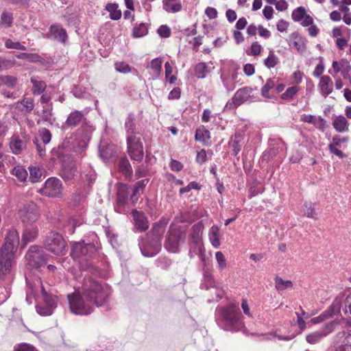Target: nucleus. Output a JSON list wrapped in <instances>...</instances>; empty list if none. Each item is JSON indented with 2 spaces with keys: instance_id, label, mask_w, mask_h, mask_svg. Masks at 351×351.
<instances>
[{
  "instance_id": "f257e3e1",
  "label": "nucleus",
  "mask_w": 351,
  "mask_h": 351,
  "mask_svg": "<svg viewBox=\"0 0 351 351\" xmlns=\"http://www.w3.org/2000/svg\"><path fill=\"white\" fill-rule=\"evenodd\" d=\"M80 291L68 295L71 311L77 315H88L93 311V305L101 306L104 304L110 292L107 287H103L98 281L85 278Z\"/></svg>"
},
{
  "instance_id": "f03ea898",
  "label": "nucleus",
  "mask_w": 351,
  "mask_h": 351,
  "mask_svg": "<svg viewBox=\"0 0 351 351\" xmlns=\"http://www.w3.org/2000/svg\"><path fill=\"white\" fill-rule=\"evenodd\" d=\"M221 325L223 329L232 332L243 328V316L235 304H230L221 308Z\"/></svg>"
},
{
  "instance_id": "7ed1b4c3",
  "label": "nucleus",
  "mask_w": 351,
  "mask_h": 351,
  "mask_svg": "<svg viewBox=\"0 0 351 351\" xmlns=\"http://www.w3.org/2000/svg\"><path fill=\"white\" fill-rule=\"evenodd\" d=\"M185 239L184 227L172 224L166 236L164 246L168 252L176 253L179 252L180 245L184 243Z\"/></svg>"
},
{
  "instance_id": "20e7f679",
  "label": "nucleus",
  "mask_w": 351,
  "mask_h": 351,
  "mask_svg": "<svg viewBox=\"0 0 351 351\" xmlns=\"http://www.w3.org/2000/svg\"><path fill=\"white\" fill-rule=\"evenodd\" d=\"M47 256L48 255L40 246L32 245L25 254L27 266L30 269H40L47 263Z\"/></svg>"
},
{
  "instance_id": "39448f33",
  "label": "nucleus",
  "mask_w": 351,
  "mask_h": 351,
  "mask_svg": "<svg viewBox=\"0 0 351 351\" xmlns=\"http://www.w3.org/2000/svg\"><path fill=\"white\" fill-rule=\"evenodd\" d=\"M44 245L47 250L56 255H64L66 252L65 241L56 232H50L47 235Z\"/></svg>"
},
{
  "instance_id": "423d86ee",
  "label": "nucleus",
  "mask_w": 351,
  "mask_h": 351,
  "mask_svg": "<svg viewBox=\"0 0 351 351\" xmlns=\"http://www.w3.org/2000/svg\"><path fill=\"white\" fill-rule=\"evenodd\" d=\"M16 254L0 250V279L5 280L10 278L15 265Z\"/></svg>"
},
{
  "instance_id": "0eeeda50",
  "label": "nucleus",
  "mask_w": 351,
  "mask_h": 351,
  "mask_svg": "<svg viewBox=\"0 0 351 351\" xmlns=\"http://www.w3.org/2000/svg\"><path fill=\"white\" fill-rule=\"evenodd\" d=\"M16 254L0 250V279L5 280L10 278L15 265Z\"/></svg>"
},
{
  "instance_id": "6e6552de",
  "label": "nucleus",
  "mask_w": 351,
  "mask_h": 351,
  "mask_svg": "<svg viewBox=\"0 0 351 351\" xmlns=\"http://www.w3.org/2000/svg\"><path fill=\"white\" fill-rule=\"evenodd\" d=\"M94 130L93 126L87 121L83 122L81 127L77 130L75 140L78 144L79 149H76V152L82 153L84 151L91 138Z\"/></svg>"
},
{
  "instance_id": "1a4fd4ad",
  "label": "nucleus",
  "mask_w": 351,
  "mask_h": 351,
  "mask_svg": "<svg viewBox=\"0 0 351 351\" xmlns=\"http://www.w3.org/2000/svg\"><path fill=\"white\" fill-rule=\"evenodd\" d=\"M128 152L132 160L141 162L144 156L141 137L136 135L127 136Z\"/></svg>"
},
{
  "instance_id": "9d476101",
  "label": "nucleus",
  "mask_w": 351,
  "mask_h": 351,
  "mask_svg": "<svg viewBox=\"0 0 351 351\" xmlns=\"http://www.w3.org/2000/svg\"><path fill=\"white\" fill-rule=\"evenodd\" d=\"M167 224V221L165 219L160 220L158 223H156L152 228V239H154V244L152 245V250L151 252L145 251L143 252L148 255L153 254H158L161 249V239L165 231V228Z\"/></svg>"
},
{
  "instance_id": "9b49d317",
  "label": "nucleus",
  "mask_w": 351,
  "mask_h": 351,
  "mask_svg": "<svg viewBox=\"0 0 351 351\" xmlns=\"http://www.w3.org/2000/svg\"><path fill=\"white\" fill-rule=\"evenodd\" d=\"M62 191V182L56 178L47 179L43 187L39 189V193L48 197H58Z\"/></svg>"
},
{
  "instance_id": "f8f14e48",
  "label": "nucleus",
  "mask_w": 351,
  "mask_h": 351,
  "mask_svg": "<svg viewBox=\"0 0 351 351\" xmlns=\"http://www.w3.org/2000/svg\"><path fill=\"white\" fill-rule=\"evenodd\" d=\"M19 213L23 222L26 225L33 224L38 219L37 206L33 202L24 205L19 209Z\"/></svg>"
},
{
  "instance_id": "ddd939ff",
  "label": "nucleus",
  "mask_w": 351,
  "mask_h": 351,
  "mask_svg": "<svg viewBox=\"0 0 351 351\" xmlns=\"http://www.w3.org/2000/svg\"><path fill=\"white\" fill-rule=\"evenodd\" d=\"M19 242V232L16 229L12 228L8 232L5 238V242L0 247V250L16 254Z\"/></svg>"
},
{
  "instance_id": "4468645a",
  "label": "nucleus",
  "mask_w": 351,
  "mask_h": 351,
  "mask_svg": "<svg viewBox=\"0 0 351 351\" xmlns=\"http://www.w3.org/2000/svg\"><path fill=\"white\" fill-rule=\"evenodd\" d=\"M38 282L40 285L41 291L45 301V305L47 306V308L46 311H43V307H37V312L41 315H49L52 314L53 309L56 307V300L55 298L47 295V291L40 280H38Z\"/></svg>"
},
{
  "instance_id": "2eb2a0df",
  "label": "nucleus",
  "mask_w": 351,
  "mask_h": 351,
  "mask_svg": "<svg viewBox=\"0 0 351 351\" xmlns=\"http://www.w3.org/2000/svg\"><path fill=\"white\" fill-rule=\"evenodd\" d=\"M27 140L25 135H13L10 141V148L14 154H19L27 147Z\"/></svg>"
},
{
  "instance_id": "dca6fc26",
  "label": "nucleus",
  "mask_w": 351,
  "mask_h": 351,
  "mask_svg": "<svg viewBox=\"0 0 351 351\" xmlns=\"http://www.w3.org/2000/svg\"><path fill=\"white\" fill-rule=\"evenodd\" d=\"M93 250L94 246L93 245L77 242L73 245L71 255L73 258H77L88 255V252L93 253Z\"/></svg>"
},
{
  "instance_id": "f3484780",
  "label": "nucleus",
  "mask_w": 351,
  "mask_h": 351,
  "mask_svg": "<svg viewBox=\"0 0 351 351\" xmlns=\"http://www.w3.org/2000/svg\"><path fill=\"white\" fill-rule=\"evenodd\" d=\"M86 121L85 114L82 111L75 110L69 113L62 128H75Z\"/></svg>"
},
{
  "instance_id": "a211bd4d",
  "label": "nucleus",
  "mask_w": 351,
  "mask_h": 351,
  "mask_svg": "<svg viewBox=\"0 0 351 351\" xmlns=\"http://www.w3.org/2000/svg\"><path fill=\"white\" fill-rule=\"evenodd\" d=\"M253 89L250 87H244L239 89L233 96L232 101L234 106H239L253 97Z\"/></svg>"
},
{
  "instance_id": "6ab92c4d",
  "label": "nucleus",
  "mask_w": 351,
  "mask_h": 351,
  "mask_svg": "<svg viewBox=\"0 0 351 351\" xmlns=\"http://www.w3.org/2000/svg\"><path fill=\"white\" fill-rule=\"evenodd\" d=\"M341 308H342L345 314L351 315V294H349L346 298L343 306L341 304V299L337 298L330 306L332 313L336 314L339 313Z\"/></svg>"
},
{
  "instance_id": "aec40b11",
  "label": "nucleus",
  "mask_w": 351,
  "mask_h": 351,
  "mask_svg": "<svg viewBox=\"0 0 351 351\" xmlns=\"http://www.w3.org/2000/svg\"><path fill=\"white\" fill-rule=\"evenodd\" d=\"M289 45L293 46L298 52L304 53L306 49V40L298 33L293 32L289 37Z\"/></svg>"
},
{
  "instance_id": "412c9836",
  "label": "nucleus",
  "mask_w": 351,
  "mask_h": 351,
  "mask_svg": "<svg viewBox=\"0 0 351 351\" xmlns=\"http://www.w3.org/2000/svg\"><path fill=\"white\" fill-rule=\"evenodd\" d=\"M317 88L320 94L326 98L332 92L333 82L328 75H323L319 78Z\"/></svg>"
},
{
  "instance_id": "4be33fe9",
  "label": "nucleus",
  "mask_w": 351,
  "mask_h": 351,
  "mask_svg": "<svg viewBox=\"0 0 351 351\" xmlns=\"http://www.w3.org/2000/svg\"><path fill=\"white\" fill-rule=\"evenodd\" d=\"M38 235V228L36 225L30 224L29 226L26 225L22 236L23 247H24L29 242L34 241Z\"/></svg>"
},
{
  "instance_id": "5701e85b",
  "label": "nucleus",
  "mask_w": 351,
  "mask_h": 351,
  "mask_svg": "<svg viewBox=\"0 0 351 351\" xmlns=\"http://www.w3.org/2000/svg\"><path fill=\"white\" fill-rule=\"evenodd\" d=\"M162 60L160 58L153 59L147 65L149 73L153 80L158 78L162 71Z\"/></svg>"
},
{
  "instance_id": "b1692460",
  "label": "nucleus",
  "mask_w": 351,
  "mask_h": 351,
  "mask_svg": "<svg viewBox=\"0 0 351 351\" xmlns=\"http://www.w3.org/2000/svg\"><path fill=\"white\" fill-rule=\"evenodd\" d=\"M135 227L140 231H145L148 229V221L146 216L142 212L134 210L132 212Z\"/></svg>"
},
{
  "instance_id": "393cba45",
  "label": "nucleus",
  "mask_w": 351,
  "mask_h": 351,
  "mask_svg": "<svg viewBox=\"0 0 351 351\" xmlns=\"http://www.w3.org/2000/svg\"><path fill=\"white\" fill-rule=\"evenodd\" d=\"M300 120L302 121L313 124L317 128L324 130L326 128V121L321 117H316L311 114H302Z\"/></svg>"
},
{
  "instance_id": "a878e982",
  "label": "nucleus",
  "mask_w": 351,
  "mask_h": 351,
  "mask_svg": "<svg viewBox=\"0 0 351 351\" xmlns=\"http://www.w3.org/2000/svg\"><path fill=\"white\" fill-rule=\"evenodd\" d=\"M16 109L19 110L24 114H29L32 112L34 107V102L32 98H24L21 101L15 103Z\"/></svg>"
},
{
  "instance_id": "bb28decb",
  "label": "nucleus",
  "mask_w": 351,
  "mask_h": 351,
  "mask_svg": "<svg viewBox=\"0 0 351 351\" xmlns=\"http://www.w3.org/2000/svg\"><path fill=\"white\" fill-rule=\"evenodd\" d=\"M52 105L51 104L43 106V109L42 112L40 114V119L38 121V123L43 122V123H47V125H51L55 121V118L52 114Z\"/></svg>"
},
{
  "instance_id": "cd10ccee",
  "label": "nucleus",
  "mask_w": 351,
  "mask_h": 351,
  "mask_svg": "<svg viewBox=\"0 0 351 351\" xmlns=\"http://www.w3.org/2000/svg\"><path fill=\"white\" fill-rule=\"evenodd\" d=\"M337 336L343 338L342 343L336 347L335 351H351V334L345 332H339Z\"/></svg>"
},
{
  "instance_id": "c85d7f7f",
  "label": "nucleus",
  "mask_w": 351,
  "mask_h": 351,
  "mask_svg": "<svg viewBox=\"0 0 351 351\" xmlns=\"http://www.w3.org/2000/svg\"><path fill=\"white\" fill-rule=\"evenodd\" d=\"M208 238L211 245L215 248H218L220 246V235L219 229L217 226L213 225L209 230Z\"/></svg>"
},
{
  "instance_id": "c756f323",
  "label": "nucleus",
  "mask_w": 351,
  "mask_h": 351,
  "mask_svg": "<svg viewBox=\"0 0 351 351\" xmlns=\"http://www.w3.org/2000/svg\"><path fill=\"white\" fill-rule=\"evenodd\" d=\"M18 82L16 77L12 75H0V90L5 88H14Z\"/></svg>"
},
{
  "instance_id": "7c9ffc66",
  "label": "nucleus",
  "mask_w": 351,
  "mask_h": 351,
  "mask_svg": "<svg viewBox=\"0 0 351 351\" xmlns=\"http://www.w3.org/2000/svg\"><path fill=\"white\" fill-rule=\"evenodd\" d=\"M50 34L54 39L62 43H64L67 37L66 31L58 25H51Z\"/></svg>"
},
{
  "instance_id": "2f4dec72",
  "label": "nucleus",
  "mask_w": 351,
  "mask_h": 351,
  "mask_svg": "<svg viewBox=\"0 0 351 351\" xmlns=\"http://www.w3.org/2000/svg\"><path fill=\"white\" fill-rule=\"evenodd\" d=\"M333 127L339 132L348 130L347 119L343 115L337 116L333 121Z\"/></svg>"
},
{
  "instance_id": "473e14b6",
  "label": "nucleus",
  "mask_w": 351,
  "mask_h": 351,
  "mask_svg": "<svg viewBox=\"0 0 351 351\" xmlns=\"http://www.w3.org/2000/svg\"><path fill=\"white\" fill-rule=\"evenodd\" d=\"M163 8L168 12H178L181 10L182 5L178 0H163Z\"/></svg>"
},
{
  "instance_id": "72a5a7b5",
  "label": "nucleus",
  "mask_w": 351,
  "mask_h": 351,
  "mask_svg": "<svg viewBox=\"0 0 351 351\" xmlns=\"http://www.w3.org/2000/svg\"><path fill=\"white\" fill-rule=\"evenodd\" d=\"M153 244H154V239H150V238H147L146 239H142L139 241L138 245H139L141 253L144 256L152 257V256H154L157 254H153L152 255H148L146 253H145V252H143L144 251L143 250L145 249V251H147L148 252H151L152 250Z\"/></svg>"
},
{
  "instance_id": "f704fd0d",
  "label": "nucleus",
  "mask_w": 351,
  "mask_h": 351,
  "mask_svg": "<svg viewBox=\"0 0 351 351\" xmlns=\"http://www.w3.org/2000/svg\"><path fill=\"white\" fill-rule=\"evenodd\" d=\"M13 20L12 12L5 10L1 14L0 25L5 28L10 27L12 25Z\"/></svg>"
},
{
  "instance_id": "c9c22d12",
  "label": "nucleus",
  "mask_w": 351,
  "mask_h": 351,
  "mask_svg": "<svg viewBox=\"0 0 351 351\" xmlns=\"http://www.w3.org/2000/svg\"><path fill=\"white\" fill-rule=\"evenodd\" d=\"M119 170L127 177L131 178L132 174V169L126 158H122L119 162Z\"/></svg>"
},
{
  "instance_id": "e433bc0d",
  "label": "nucleus",
  "mask_w": 351,
  "mask_h": 351,
  "mask_svg": "<svg viewBox=\"0 0 351 351\" xmlns=\"http://www.w3.org/2000/svg\"><path fill=\"white\" fill-rule=\"evenodd\" d=\"M106 10L110 12V18L112 20L117 21L121 17V12L118 9L117 3H108Z\"/></svg>"
},
{
  "instance_id": "4c0bfd02",
  "label": "nucleus",
  "mask_w": 351,
  "mask_h": 351,
  "mask_svg": "<svg viewBox=\"0 0 351 351\" xmlns=\"http://www.w3.org/2000/svg\"><path fill=\"white\" fill-rule=\"evenodd\" d=\"M203 226L201 224H195L192 227L191 237L193 243L199 245L201 241Z\"/></svg>"
},
{
  "instance_id": "58836bf2",
  "label": "nucleus",
  "mask_w": 351,
  "mask_h": 351,
  "mask_svg": "<svg viewBox=\"0 0 351 351\" xmlns=\"http://www.w3.org/2000/svg\"><path fill=\"white\" fill-rule=\"evenodd\" d=\"M31 82L33 84L32 92L34 95H40L46 88V84L45 82L38 80L35 77H31Z\"/></svg>"
},
{
  "instance_id": "ea45409f",
  "label": "nucleus",
  "mask_w": 351,
  "mask_h": 351,
  "mask_svg": "<svg viewBox=\"0 0 351 351\" xmlns=\"http://www.w3.org/2000/svg\"><path fill=\"white\" fill-rule=\"evenodd\" d=\"M210 72V69L205 62L198 63L195 66V74L198 78H204Z\"/></svg>"
},
{
  "instance_id": "a19ab883",
  "label": "nucleus",
  "mask_w": 351,
  "mask_h": 351,
  "mask_svg": "<svg viewBox=\"0 0 351 351\" xmlns=\"http://www.w3.org/2000/svg\"><path fill=\"white\" fill-rule=\"evenodd\" d=\"M279 62V58L275 54L274 50H270L268 57L264 60V64L268 69L275 67Z\"/></svg>"
},
{
  "instance_id": "79ce46f5",
  "label": "nucleus",
  "mask_w": 351,
  "mask_h": 351,
  "mask_svg": "<svg viewBox=\"0 0 351 351\" xmlns=\"http://www.w3.org/2000/svg\"><path fill=\"white\" fill-rule=\"evenodd\" d=\"M275 288L278 291H284L293 287V283L291 280H284L282 278L277 276L275 278Z\"/></svg>"
},
{
  "instance_id": "37998d69",
  "label": "nucleus",
  "mask_w": 351,
  "mask_h": 351,
  "mask_svg": "<svg viewBox=\"0 0 351 351\" xmlns=\"http://www.w3.org/2000/svg\"><path fill=\"white\" fill-rule=\"evenodd\" d=\"M243 138L241 134H236L234 138L231 141V146L232 147V152L234 156H237L241 149Z\"/></svg>"
},
{
  "instance_id": "c03bdc74",
  "label": "nucleus",
  "mask_w": 351,
  "mask_h": 351,
  "mask_svg": "<svg viewBox=\"0 0 351 351\" xmlns=\"http://www.w3.org/2000/svg\"><path fill=\"white\" fill-rule=\"evenodd\" d=\"M195 138L196 141L204 143L210 139V132L204 126L200 127L197 129Z\"/></svg>"
},
{
  "instance_id": "a18cd8bd",
  "label": "nucleus",
  "mask_w": 351,
  "mask_h": 351,
  "mask_svg": "<svg viewBox=\"0 0 351 351\" xmlns=\"http://www.w3.org/2000/svg\"><path fill=\"white\" fill-rule=\"evenodd\" d=\"M276 84L275 78H269L267 80L265 84L261 88V95L266 98H271V96L269 95V91L274 88Z\"/></svg>"
},
{
  "instance_id": "49530a36",
  "label": "nucleus",
  "mask_w": 351,
  "mask_h": 351,
  "mask_svg": "<svg viewBox=\"0 0 351 351\" xmlns=\"http://www.w3.org/2000/svg\"><path fill=\"white\" fill-rule=\"evenodd\" d=\"M12 173L20 181L25 180L27 177V171L21 166H16V167H14L13 169L12 170Z\"/></svg>"
},
{
  "instance_id": "de8ad7c7",
  "label": "nucleus",
  "mask_w": 351,
  "mask_h": 351,
  "mask_svg": "<svg viewBox=\"0 0 351 351\" xmlns=\"http://www.w3.org/2000/svg\"><path fill=\"white\" fill-rule=\"evenodd\" d=\"M147 27L145 23H141L133 29L132 35L135 38H140L147 34Z\"/></svg>"
},
{
  "instance_id": "09e8293b",
  "label": "nucleus",
  "mask_w": 351,
  "mask_h": 351,
  "mask_svg": "<svg viewBox=\"0 0 351 351\" xmlns=\"http://www.w3.org/2000/svg\"><path fill=\"white\" fill-rule=\"evenodd\" d=\"M10 127L9 119L6 116H4L2 118H0V137H4Z\"/></svg>"
},
{
  "instance_id": "8fccbe9b",
  "label": "nucleus",
  "mask_w": 351,
  "mask_h": 351,
  "mask_svg": "<svg viewBox=\"0 0 351 351\" xmlns=\"http://www.w3.org/2000/svg\"><path fill=\"white\" fill-rule=\"evenodd\" d=\"M75 168L74 165L64 166L62 171V177L64 180H71L75 174Z\"/></svg>"
},
{
  "instance_id": "3c124183",
  "label": "nucleus",
  "mask_w": 351,
  "mask_h": 351,
  "mask_svg": "<svg viewBox=\"0 0 351 351\" xmlns=\"http://www.w3.org/2000/svg\"><path fill=\"white\" fill-rule=\"evenodd\" d=\"M306 16V10L304 7L300 6L295 9L291 14L294 21H300Z\"/></svg>"
},
{
  "instance_id": "603ef678",
  "label": "nucleus",
  "mask_w": 351,
  "mask_h": 351,
  "mask_svg": "<svg viewBox=\"0 0 351 351\" xmlns=\"http://www.w3.org/2000/svg\"><path fill=\"white\" fill-rule=\"evenodd\" d=\"M324 338L322 333L318 330L313 332L309 335H308L306 337V340L308 343L315 344Z\"/></svg>"
},
{
  "instance_id": "864d4df0",
  "label": "nucleus",
  "mask_w": 351,
  "mask_h": 351,
  "mask_svg": "<svg viewBox=\"0 0 351 351\" xmlns=\"http://www.w3.org/2000/svg\"><path fill=\"white\" fill-rule=\"evenodd\" d=\"M299 91V87L293 86L288 88L286 91L282 94L281 98L285 100L292 99L294 95Z\"/></svg>"
},
{
  "instance_id": "5fc2aeb1",
  "label": "nucleus",
  "mask_w": 351,
  "mask_h": 351,
  "mask_svg": "<svg viewBox=\"0 0 351 351\" xmlns=\"http://www.w3.org/2000/svg\"><path fill=\"white\" fill-rule=\"evenodd\" d=\"M304 213L310 218L317 219V213L315 211L314 205L309 203H305L304 205Z\"/></svg>"
},
{
  "instance_id": "6e6d98bb",
  "label": "nucleus",
  "mask_w": 351,
  "mask_h": 351,
  "mask_svg": "<svg viewBox=\"0 0 351 351\" xmlns=\"http://www.w3.org/2000/svg\"><path fill=\"white\" fill-rule=\"evenodd\" d=\"M38 133L44 145L48 144L51 141V134L49 130L42 128L38 131Z\"/></svg>"
},
{
  "instance_id": "4d7b16f0",
  "label": "nucleus",
  "mask_w": 351,
  "mask_h": 351,
  "mask_svg": "<svg viewBox=\"0 0 351 351\" xmlns=\"http://www.w3.org/2000/svg\"><path fill=\"white\" fill-rule=\"evenodd\" d=\"M125 127L128 133V136L129 135H136L135 134V125L134 122V119L131 116H129L125 121Z\"/></svg>"
},
{
  "instance_id": "13d9d810",
  "label": "nucleus",
  "mask_w": 351,
  "mask_h": 351,
  "mask_svg": "<svg viewBox=\"0 0 351 351\" xmlns=\"http://www.w3.org/2000/svg\"><path fill=\"white\" fill-rule=\"evenodd\" d=\"M336 325H337L336 322H331L326 324L323 328H322L318 331L322 333V335L324 337H325L334 330Z\"/></svg>"
},
{
  "instance_id": "bf43d9fd",
  "label": "nucleus",
  "mask_w": 351,
  "mask_h": 351,
  "mask_svg": "<svg viewBox=\"0 0 351 351\" xmlns=\"http://www.w3.org/2000/svg\"><path fill=\"white\" fill-rule=\"evenodd\" d=\"M115 69L122 73H128L131 71L130 65L124 62H117L114 64Z\"/></svg>"
},
{
  "instance_id": "052dcab7",
  "label": "nucleus",
  "mask_w": 351,
  "mask_h": 351,
  "mask_svg": "<svg viewBox=\"0 0 351 351\" xmlns=\"http://www.w3.org/2000/svg\"><path fill=\"white\" fill-rule=\"evenodd\" d=\"M5 46L8 49H14L18 50L26 49L25 47L21 45L19 42H13L11 39H7L5 40Z\"/></svg>"
},
{
  "instance_id": "680f3d73",
  "label": "nucleus",
  "mask_w": 351,
  "mask_h": 351,
  "mask_svg": "<svg viewBox=\"0 0 351 351\" xmlns=\"http://www.w3.org/2000/svg\"><path fill=\"white\" fill-rule=\"evenodd\" d=\"M41 176L40 170L37 167L29 168V180L32 182H36Z\"/></svg>"
},
{
  "instance_id": "e2e57ef3",
  "label": "nucleus",
  "mask_w": 351,
  "mask_h": 351,
  "mask_svg": "<svg viewBox=\"0 0 351 351\" xmlns=\"http://www.w3.org/2000/svg\"><path fill=\"white\" fill-rule=\"evenodd\" d=\"M148 182H149L148 179H144V180L137 182L134 186V189L133 191V193L132 195V197L137 195L140 193L141 191H143L144 187L148 183Z\"/></svg>"
},
{
  "instance_id": "0e129e2a",
  "label": "nucleus",
  "mask_w": 351,
  "mask_h": 351,
  "mask_svg": "<svg viewBox=\"0 0 351 351\" xmlns=\"http://www.w3.org/2000/svg\"><path fill=\"white\" fill-rule=\"evenodd\" d=\"M99 155L104 160H108L114 156L112 147H108L106 149L103 147L99 148Z\"/></svg>"
},
{
  "instance_id": "69168bd1",
  "label": "nucleus",
  "mask_w": 351,
  "mask_h": 351,
  "mask_svg": "<svg viewBox=\"0 0 351 351\" xmlns=\"http://www.w3.org/2000/svg\"><path fill=\"white\" fill-rule=\"evenodd\" d=\"M215 258L220 270L223 269L226 267V260L221 252H217L215 253Z\"/></svg>"
},
{
  "instance_id": "338daca9",
  "label": "nucleus",
  "mask_w": 351,
  "mask_h": 351,
  "mask_svg": "<svg viewBox=\"0 0 351 351\" xmlns=\"http://www.w3.org/2000/svg\"><path fill=\"white\" fill-rule=\"evenodd\" d=\"M126 203L127 197L125 196L124 195H121L120 193H119L117 197V208L116 209V210L120 213H123L124 210L121 209V207L124 206Z\"/></svg>"
},
{
  "instance_id": "774afa93",
  "label": "nucleus",
  "mask_w": 351,
  "mask_h": 351,
  "mask_svg": "<svg viewBox=\"0 0 351 351\" xmlns=\"http://www.w3.org/2000/svg\"><path fill=\"white\" fill-rule=\"evenodd\" d=\"M149 169L144 165H138L136 169V176L137 178L145 177L148 175Z\"/></svg>"
}]
</instances>
